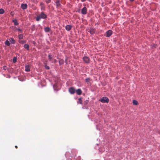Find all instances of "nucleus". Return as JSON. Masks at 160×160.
I'll return each instance as SVG.
<instances>
[{
	"mask_svg": "<svg viewBox=\"0 0 160 160\" xmlns=\"http://www.w3.org/2000/svg\"><path fill=\"white\" fill-rule=\"evenodd\" d=\"M47 15L43 12H41L36 18V20L39 21L41 19H45L47 18Z\"/></svg>",
	"mask_w": 160,
	"mask_h": 160,
	"instance_id": "obj_1",
	"label": "nucleus"
},
{
	"mask_svg": "<svg viewBox=\"0 0 160 160\" xmlns=\"http://www.w3.org/2000/svg\"><path fill=\"white\" fill-rule=\"evenodd\" d=\"M99 101L102 103H108L109 102V99L107 97H102Z\"/></svg>",
	"mask_w": 160,
	"mask_h": 160,
	"instance_id": "obj_2",
	"label": "nucleus"
},
{
	"mask_svg": "<svg viewBox=\"0 0 160 160\" xmlns=\"http://www.w3.org/2000/svg\"><path fill=\"white\" fill-rule=\"evenodd\" d=\"M112 31L111 30H109L106 32L105 35L106 37H110L112 35Z\"/></svg>",
	"mask_w": 160,
	"mask_h": 160,
	"instance_id": "obj_3",
	"label": "nucleus"
},
{
	"mask_svg": "<svg viewBox=\"0 0 160 160\" xmlns=\"http://www.w3.org/2000/svg\"><path fill=\"white\" fill-rule=\"evenodd\" d=\"M88 32H90L91 34H93L95 33V29L94 28L91 27L88 29Z\"/></svg>",
	"mask_w": 160,
	"mask_h": 160,
	"instance_id": "obj_4",
	"label": "nucleus"
},
{
	"mask_svg": "<svg viewBox=\"0 0 160 160\" xmlns=\"http://www.w3.org/2000/svg\"><path fill=\"white\" fill-rule=\"evenodd\" d=\"M69 91L71 94H73L75 92V89L73 87L69 88Z\"/></svg>",
	"mask_w": 160,
	"mask_h": 160,
	"instance_id": "obj_5",
	"label": "nucleus"
},
{
	"mask_svg": "<svg viewBox=\"0 0 160 160\" xmlns=\"http://www.w3.org/2000/svg\"><path fill=\"white\" fill-rule=\"evenodd\" d=\"M87 11V8L86 7H84L82 9L81 11L82 13V14H86Z\"/></svg>",
	"mask_w": 160,
	"mask_h": 160,
	"instance_id": "obj_6",
	"label": "nucleus"
},
{
	"mask_svg": "<svg viewBox=\"0 0 160 160\" xmlns=\"http://www.w3.org/2000/svg\"><path fill=\"white\" fill-rule=\"evenodd\" d=\"M28 7L27 4H22L21 5V8L23 10L26 9Z\"/></svg>",
	"mask_w": 160,
	"mask_h": 160,
	"instance_id": "obj_7",
	"label": "nucleus"
},
{
	"mask_svg": "<svg viewBox=\"0 0 160 160\" xmlns=\"http://www.w3.org/2000/svg\"><path fill=\"white\" fill-rule=\"evenodd\" d=\"M72 27V26L71 25H68L66 26L65 29L67 31H69L71 29Z\"/></svg>",
	"mask_w": 160,
	"mask_h": 160,
	"instance_id": "obj_8",
	"label": "nucleus"
},
{
	"mask_svg": "<svg viewBox=\"0 0 160 160\" xmlns=\"http://www.w3.org/2000/svg\"><path fill=\"white\" fill-rule=\"evenodd\" d=\"M25 70L26 72L30 71L29 65H26L25 66Z\"/></svg>",
	"mask_w": 160,
	"mask_h": 160,
	"instance_id": "obj_9",
	"label": "nucleus"
},
{
	"mask_svg": "<svg viewBox=\"0 0 160 160\" xmlns=\"http://www.w3.org/2000/svg\"><path fill=\"white\" fill-rule=\"evenodd\" d=\"M8 39H9V41L12 44H15L16 42L12 38H9Z\"/></svg>",
	"mask_w": 160,
	"mask_h": 160,
	"instance_id": "obj_10",
	"label": "nucleus"
},
{
	"mask_svg": "<svg viewBox=\"0 0 160 160\" xmlns=\"http://www.w3.org/2000/svg\"><path fill=\"white\" fill-rule=\"evenodd\" d=\"M50 29L48 27H47L44 28V30L46 32H49L50 31Z\"/></svg>",
	"mask_w": 160,
	"mask_h": 160,
	"instance_id": "obj_11",
	"label": "nucleus"
},
{
	"mask_svg": "<svg viewBox=\"0 0 160 160\" xmlns=\"http://www.w3.org/2000/svg\"><path fill=\"white\" fill-rule=\"evenodd\" d=\"M56 3L57 7H58L60 6L61 4L60 3V0H57L56 2Z\"/></svg>",
	"mask_w": 160,
	"mask_h": 160,
	"instance_id": "obj_12",
	"label": "nucleus"
},
{
	"mask_svg": "<svg viewBox=\"0 0 160 160\" xmlns=\"http://www.w3.org/2000/svg\"><path fill=\"white\" fill-rule=\"evenodd\" d=\"M24 47L25 48L28 50L29 48V45L28 44H25L24 45Z\"/></svg>",
	"mask_w": 160,
	"mask_h": 160,
	"instance_id": "obj_13",
	"label": "nucleus"
},
{
	"mask_svg": "<svg viewBox=\"0 0 160 160\" xmlns=\"http://www.w3.org/2000/svg\"><path fill=\"white\" fill-rule=\"evenodd\" d=\"M5 43L6 45H7L8 46H9L10 45V43L9 42V41L8 40H7L5 41Z\"/></svg>",
	"mask_w": 160,
	"mask_h": 160,
	"instance_id": "obj_14",
	"label": "nucleus"
},
{
	"mask_svg": "<svg viewBox=\"0 0 160 160\" xmlns=\"http://www.w3.org/2000/svg\"><path fill=\"white\" fill-rule=\"evenodd\" d=\"M132 102L133 104L134 105H137L138 104V101H137L135 100H133Z\"/></svg>",
	"mask_w": 160,
	"mask_h": 160,
	"instance_id": "obj_15",
	"label": "nucleus"
},
{
	"mask_svg": "<svg viewBox=\"0 0 160 160\" xmlns=\"http://www.w3.org/2000/svg\"><path fill=\"white\" fill-rule=\"evenodd\" d=\"M5 11L2 8L0 9V14H3L4 13Z\"/></svg>",
	"mask_w": 160,
	"mask_h": 160,
	"instance_id": "obj_16",
	"label": "nucleus"
},
{
	"mask_svg": "<svg viewBox=\"0 0 160 160\" xmlns=\"http://www.w3.org/2000/svg\"><path fill=\"white\" fill-rule=\"evenodd\" d=\"M13 22L14 23V24L15 25H17L18 24V22H17V20H13Z\"/></svg>",
	"mask_w": 160,
	"mask_h": 160,
	"instance_id": "obj_17",
	"label": "nucleus"
},
{
	"mask_svg": "<svg viewBox=\"0 0 160 160\" xmlns=\"http://www.w3.org/2000/svg\"><path fill=\"white\" fill-rule=\"evenodd\" d=\"M18 38L19 39H22L23 38V35L22 34H20L18 35Z\"/></svg>",
	"mask_w": 160,
	"mask_h": 160,
	"instance_id": "obj_18",
	"label": "nucleus"
},
{
	"mask_svg": "<svg viewBox=\"0 0 160 160\" xmlns=\"http://www.w3.org/2000/svg\"><path fill=\"white\" fill-rule=\"evenodd\" d=\"M76 93L78 95H80V89H78L76 91Z\"/></svg>",
	"mask_w": 160,
	"mask_h": 160,
	"instance_id": "obj_19",
	"label": "nucleus"
},
{
	"mask_svg": "<svg viewBox=\"0 0 160 160\" xmlns=\"http://www.w3.org/2000/svg\"><path fill=\"white\" fill-rule=\"evenodd\" d=\"M83 60H89L88 57H84L83 58Z\"/></svg>",
	"mask_w": 160,
	"mask_h": 160,
	"instance_id": "obj_20",
	"label": "nucleus"
},
{
	"mask_svg": "<svg viewBox=\"0 0 160 160\" xmlns=\"http://www.w3.org/2000/svg\"><path fill=\"white\" fill-rule=\"evenodd\" d=\"M45 68L47 69H49V67L48 66H47L46 64L44 65Z\"/></svg>",
	"mask_w": 160,
	"mask_h": 160,
	"instance_id": "obj_21",
	"label": "nucleus"
},
{
	"mask_svg": "<svg viewBox=\"0 0 160 160\" xmlns=\"http://www.w3.org/2000/svg\"><path fill=\"white\" fill-rule=\"evenodd\" d=\"M90 80V78H87L85 79V81L86 82H89Z\"/></svg>",
	"mask_w": 160,
	"mask_h": 160,
	"instance_id": "obj_22",
	"label": "nucleus"
},
{
	"mask_svg": "<svg viewBox=\"0 0 160 160\" xmlns=\"http://www.w3.org/2000/svg\"><path fill=\"white\" fill-rule=\"evenodd\" d=\"M63 61H59V63L60 64H62L63 63Z\"/></svg>",
	"mask_w": 160,
	"mask_h": 160,
	"instance_id": "obj_23",
	"label": "nucleus"
},
{
	"mask_svg": "<svg viewBox=\"0 0 160 160\" xmlns=\"http://www.w3.org/2000/svg\"><path fill=\"white\" fill-rule=\"evenodd\" d=\"M46 2L47 3H48L51 2V0H46Z\"/></svg>",
	"mask_w": 160,
	"mask_h": 160,
	"instance_id": "obj_24",
	"label": "nucleus"
},
{
	"mask_svg": "<svg viewBox=\"0 0 160 160\" xmlns=\"http://www.w3.org/2000/svg\"><path fill=\"white\" fill-rule=\"evenodd\" d=\"M53 88L54 89V90H56V87H57V85L55 84L53 85Z\"/></svg>",
	"mask_w": 160,
	"mask_h": 160,
	"instance_id": "obj_25",
	"label": "nucleus"
},
{
	"mask_svg": "<svg viewBox=\"0 0 160 160\" xmlns=\"http://www.w3.org/2000/svg\"><path fill=\"white\" fill-rule=\"evenodd\" d=\"M17 30H18V31H20V32H21L22 33V30L21 29H19V28H18V29Z\"/></svg>",
	"mask_w": 160,
	"mask_h": 160,
	"instance_id": "obj_26",
	"label": "nucleus"
},
{
	"mask_svg": "<svg viewBox=\"0 0 160 160\" xmlns=\"http://www.w3.org/2000/svg\"><path fill=\"white\" fill-rule=\"evenodd\" d=\"M78 103L79 104L80 103V98H78Z\"/></svg>",
	"mask_w": 160,
	"mask_h": 160,
	"instance_id": "obj_27",
	"label": "nucleus"
},
{
	"mask_svg": "<svg viewBox=\"0 0 160 160\" xmlns=\"http://www.w3.org/2000/svg\"><path fill=\"white\" fill-rule=\"evenodd\" d=\"M3 69L6 70L7 69V67L5 66H4L3 67Z\"/></svg>",
	"mask_w": 160,
	"mask_h": 160,
	"instance_id": "obj_28",
	"label": "nucleus"
},
{
	"mask_svg": "<svg viewBox=\"0 0 160 160\" xmlns=\"http://www.w3.org/2000/svg\"><path fill=\"white\" fill-rule=\"evenodd\" d=\"M17 58L16 57H14L13 58L12 60H17Z\"/></svg>",
	"mask_w": 160,
	"mask_h": 160,
	"instance_id": "obj_29",
	"label": "nucleus"
},
{
	"mask_svg": "<svg viewBox=\"0 0 160 160\" xmlns=\"http://www.w3.org/2000/svg\"><path fill=\"white\" fill-rule=\"evenodd\" d=\"M17 61H13V63H15L17 62Z\"/></svg>",
	"mask_w": 160,
	"mask_h": 160,
	"instance_id": "obj_30",
	"label": "nucleus"
},
{
	"mask_svg": "<svg viewBox=\"0 0 160 160\" xmlns=\"http://www.w3.org/2000/svg\"><path fill=\"white\" fill-rule=\"evenodd\" d=\"M13 12H12L11 13V14L12 15H13V14L12 13Z\"/></svg>",
	"mask_w": 160,
	"mask_h": 160,
	"instance_id": "obj_31",
	"label": "nucleus"
},
{
	"mask_svg": "<svg viewBox=\"0 0 160 160\" xmlns=\"http://www.w3.org/2000/svg\"><path fill=\"white\" fill-rule=\"evenodd\" d=\"M82 2H83L85 1L86 0H81Z\"/></svg>",
	"mask_w": 160,
	"mask_h": 160,
	"instance_id": "obj_32",
	"label": "nucleus"
},
{
	"mask_svg": "<svg viewBox=\"0 0 160 160\" xmlns=\"http://www.w3.org/2000/svg\"><path fill=\"white\" fill-rule=\"evenodd\" d=\"M15 148H18V146H15Z\"/></svg>",
	"mask_w": 160,
	"mask_h": 160,
	"instance_id": "obj_33",
	"label": "nucleus"
},
{
	"mask_svg": "<svg viewBox=\"0 0 160 160\" xmlns=\"http://www.w3.org/2000/svg\"><path fill=\"white\" fill-rule=\"evenodd\" d=\"M131 2H132L134 1V0H129Z\"/></svg>",
	"mask_w": 160,
	"mask_h": 160,
	"instance_id": "obj_34",
	"label": "nucleus"
},
{
	"mask_svg": "<svg viewBox=\"0 0 160 160\" xmlns=\"http://www.w3.org/2000/svg\"><path fill=\"white\" fill-rule=\"evenodd\" d=\"M87 61L86 62V63H88L89 62V61Z\"/></svg>",
	"mask_w": 160,
	"mask_h": 160,
	"instance_id": "obj_35",
	"label": "nucleus"
},
{
	"mask_svg": "<svg viewBox=\"0 0 160 160\" xmlns=\"http://www.w3.org/2000/svg\"><path fill=\"white\" fill-rule=\"evenodd\" d=\"M81 93H82V91H81V92H80L81 94Z\"/></svg>",
	"mask_w": 160,
	"mask_h": 160,
	"instance_id": "obj_36",
	"label": "nucleus"
},
{
	"mask_svg": "<svg viewBox=\"0 0 160 160\" xmlns=\"http://www.w3.org/2000/svg\"><path fill=\"white\" fill-rule=\"evenodd\" d=\"M66 61V63H67V62H66V61Z\"/></svg>",
	"mask_w": 160,
	"mask_h": 160,
	"instance_id": "obj_37",
	"label": "nucleus"
}]
</instances>
